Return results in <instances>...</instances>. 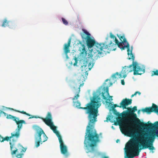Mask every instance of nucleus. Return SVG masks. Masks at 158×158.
Listing matches in <instances>:
<instances>
[{
  "instance_id": "f8f14e48",
  "label": "nucleus",
  "mask_w": 158,
  "mask_h": 158,
  "mask_svg": "<svg viewBox=\"0 0 158 158\" xmlns=\"http://www.w3.org/2000/svg\"><path fill=\"white\" fill-rule=\"evenodd\" d=\"M85 35L83 34L81 35V37L83 40H86L87 45L88 48H91L93 47L94 45H95L96 43L94 40L92 39L90 37L88 38H85Z\"/></svg>"
},
{
  "instance_id": "72a5a7b5",
  "label": "nucleus",
  "mask_w": 158,
  "mask_h": 158,
  "mask_svg": "<svg viewBox=\"0 0 158 158\" xmlns=\"http://www.w3.org/2000/svg\"><path fill=\"white\" fill-rule=\"evenodd\" d=\"M121 84L123 85H125V82L124 81V80H122L121 81Z\"/></svg>"
},
{
  "instance_id": "423d86ee",
  "label": "nucleus",
  "mask_w": 158,
  "mask_h": 158,
  "mask_svg": "<svg viewBox=\"0 0 158 158\" xmlns=\"http://www.w3.org/2000/svg\"><path fill=\"white\" fill-rule=\"evenodd\" d=\"M127 111H123L122 113V117H126L128 116H131L132 117L131 121H134L137 125H139L141 123L140 120L137 118L136 114L134 113L137 109L136 106H134L132 108H127Z\"/></svg>"
},
{
  "instance_id": "4c0bfd02",
  "label": "nucleus",
  "mask_w": 158,
  "mask_h": 158,
  "mask_svg": "<svg viewBox=\"0 0 158 158\" xmlns=\"http://www.w3.org/2000/svg\"><path fill=\"white\" fill-rule=\"evenodd\" d=\"M108 37H107L106 38V40H108Z\"/></svg>"
},
{
  "instance_id": "4be33fe9",
  "label": "nucleus",
  "mask_w": 158,
  "mask_h": 158,
  "mask_svg": "<svg viewBox=\"0 0 158 158\" xmlns=\"http://www.w3.org/2000/svg\"><path fill=\"white\" fill-rule=\"evenodd\" d=\"M122 120V118L120 117H118L117 118V122H115L114 123V125H120L121 123V120Z\"/></svg>"
},
{
  "instance_id": "39448f33",
  "label": "nucleus",
  "mask_w": 158,
  "mask_h": 158,
  "mask_svg": "<svg viewBox=\"0 0 158 158\" xmlns=\"http://www.w3.org/2000/svg\"><path fill=\"white\" fill-rule=\"evenodd\" d=\"M95 45V49L97 52V54L95 57H96V59H97L98 57L100 58L103 56V52H105V51H103V49H110L115 50V49H114L111 48H110L113 46H116V44H113L112 42L111 41L110 44L108 45L106 44L105 43H101L100 44L96 43Z\"/></svg>"
},
{
  "instance_id": "0eeeda50",
  "label": "nucleus",
  "mask_w": 158,
  "mask_h": 158,
  "mask_svg": "<svg viewBox=\"0 0 158 158\" xmlns=\"http://www.w3.org/2000/svg\"><path fill=\"white\" fill-rule=\"evenodd\" d=\"M16 142H13L14 146L12 150L11 149V147L10 146L11 154L13 155L15 154L17 152L18 154L16 156L17 158H22L24 155V153L26 151V149L23 148L22 146L20 144H18L16 146L15 144Z\"/></svg>"
},
{
  "instance_id": "ea45409f",
  "label": "nucleus",
  "mask_w": 158,
  "mask_h": 158,
  "mask_svg": "<svg viewBox=\"0 0 158 158\" xmlns=\"http://www.w3.org/2000/svg\"><path fill=\"white\" fill-rule=\"evenodd\" d=\"M140 111V110H139L138 111V113H139Z\"/></svg>"
},
{
  "instance_id": "ddd939ff",
  "label": "nucleus",
  "mask_w": 158,
  "mask_h": 158,
  "mask_svg": "<svg viewBox=\"0 0 158 158\" xmlns=\"http://www.w3.org/2000/svg\"><path fill=\"white\" fill-rule=\"evenodd\" d=\"M132 101L131 99L127 98L123 99L120 103V108H122L123 110L127 109V106L131 104Z\"/></svg>"
},
{
  "instance_id": "c9c22d12",
  "label": "nucleus",
  "mask_w": 158,
  "mask_h": 158,
  "mask_svg": "<svg viewBox=\"0 0 158 158\" xmlns=\"http://www.w3.org/2000/svg\"><path fill=\"white\" fill-rule=\"evenodd\" d=\"M65 55L66 58L67 59L69 58V56L68 55V53H64Z\"/></svg>"
},
{
  "instance_id": "bb28decb",
  "label": "nucleus",
  "mask_w": 158,
  "mask_h": 158,
  "mask_svg": "<svg viewBox=\"0 0 158 158\" xmlns=\"http://www.w3.org/2000/svg\"><path fill=\"white\" fill-rule=\"evenodd\" d=\"M137 94H138L139 95H140L141 94V93L139 91H136L134 94H133L131 95V97L132 98L134 96H135Z\"/></svg>"
},
{
  "instance_id": "f704fd0d",
  "label": "nucleus",
  "mask_w": 158,
  "mask_h": 158,
  "mask_svg": "<svg viewBox=\"0 0 158 158\" xmlns=\"http://www.w3.org/2000/svg\"><path fill=\"white\" fill-rule=\"evenodd\" d=\"M110 118H109V117H107L106 118V122H108V121H110Z\"/></svg>"
},
{
  "instance_id": "c756f323",
  "label": "nucleus",
  "mask_w": 158,
  "mask_h": 158,
  "mask_svg": "<svg viewBox=\"0 0 158 158\" xmlns=\"http://www.w3.org/2000/svg\"><path fill=\"white\" fill-rule=\"evenodd\" d=\"M110 36L111 38L114 39L116 38L115 36L112 34L111 32L110 33Z\"/></svg>"
},
{
  "instance_id": "7c9ffc66",
  "label": "nucleus",
  "mask_w": 158,
  "mask_h": 158,
  "mask_svg": "<svg viewBox=\"0 0 158 158\" xmlns=\"http://www.w3.org/2000/svg\"><path fill=\"white\" fill-rule=\"evenodd\" d=\"M102 98L104 100H108L107 99V98L104 95V93H103V92H102Z\"/></svg>"
},
{
  "instance_id": "7ed1b4c3",
  "label": "nucleus",
  "mask_w": 158,
  "mask_h": 158,
  "mask_svg": "<svg viewBox=\"0 0 158 158\" xmlns=\"http://www.w3.org/2000/svg\"><path fill=\"white\" fill-rule=\"evenodd\" d=\"M132 71H134V75H141L144 73L145 70L139 66L137 62H133L132 64L129 66H125L120 73L117 72L114 74L112 76V79L114 80H115L117 78L116 75L118 76V78H119L122 77L125 78L127 76V74Z\"/></svg>"
},
{
  "instance_id": "c85d7f7f",
  "label": "nucleus",
  "mask_w": 158,
  "mask_h": 158,
  "mask_svg": "<svg viewBox=\"0 0 158 158\" xmlns=\"http://www.w3.org/2000/svg\"><path fill=\"white\" fill-rule=\"evenodd\" d=\"M106 94H107V96H109V97L110 98H112V96H110L109 95V89H108V87H107L106 88Z\"/></svg>"
},
{
  "instance_id": "1a4fd4ad",
  "label": "nucleus",
  "mask_w": 158,
  "mask_h": 158,
  "mask_svg": "<svg viewBox=\"0 0 158 158\" xmlns=\"http://www.w3.org/2000/svg\"><path fill=\"white\" fill-rule=\"evenodd\" d=\"M20 130L16 129L15 131H14L11 133V136L9 137L7 136L3 137V139L2 140L3 142L5 141H10V144L11 147V150L12 149L14 146L13 142H16L19 137L20 135Z\"/></svg>"
},
{
  "instance_id": "aec40b11",
  "label": "nucleus",
  "mask_w": 158,
  "mask_h": 158,
  "mask_svg": "<svg viewBox=\"0 0 158 158\" xmlns=\"http://www.w3.org/2000/svg\"><path fill=\"white\" fill-rule=\"evenodd\" d=\"M9 22V21H8L6 19H5L3 21V23L2 25V27H5L6 26H8Z\"/></svg>"
},
{
  "instance_id": "9d476101",
  "label": "nucleus",
  "mask_w": 158,
  "mask_h": 158,
  "mask_svg": "<svg viewBox=\"0 0 158 158\" xmlns=\"http://www.w3.org/2000/svg\"><path fill=\"white\" fill-rule=\"evenodd\" d=\"M3 114L4 116H6V118L8 119H12L15 121L18 125L17 128L16 129L20 130L22 127V124L25 123V121L23 120H20L18 121L19 118L15 116H13L10 114H8L2 111L0 109V117Z\"/></svg>"
},
{
  "instance_id": "f3484780",
  "label": "nucleus",
  "mask_w": 158,
  "mask_h": 158,
  "mask_svg": "<svg viewBox=\"0 0 158 158\" xmlns=\"http://www.w3.org/2000/svg\"><path fill=\"white\" fill-rule=\"evenodd\" d=\"M78 44H81L82 46L81 48H79V50L81 51V53L82 54H85V55H86V51L85 49V46L84 44H82V43L81 41H79Z\"/></svg>"
},
{
  "instance_id": "6ab92c4d",
  "label": "nucleus",
  "mask_w": 158,
  "mask_h": 158,
  "mask_svg": "<svg viewBox=\"0 0 158 158\" xmlns=\"http://www.w3.org/2000/svg\"><path fill=\"white\" fill-rule=\"evenodd\" d=\"M8 109H9V110H14L16 112H19V113H22V114H26L27 116H31V115L28 113H27L26 112L24 111H20L19 110H14L13 109V108H8Z\"/></svg>"
},
{
  "instance_id": "cd10ccee",
  "label": "nucleus",
  "mask_w": 158,
  "mask_h": 158,
  "mask_svg": "<svg viewBox=\"0 0 158 158\" xmlns=\"http://www.w3.org/2000/svg\"><path fill=\"white\" fill-rule=\"evenodd\" d=\"M74 60L75 61V62L74 63L73 65L74 66L76 65L77 64V61H78L77 58L76 57H75L74 58Z\"/></svg>"
},
{
  "instance_id": "4468645a",
  "label": "nucleus",
  "mask_w": 158,
  "mask_h": 158,
  "mask_svg": "<svg viewBox=\"0 0 158 158\" xmlns=\"http://www.w3.org/2000/svg\"><path fill=\"white\" fill-rule=\"evenodd\" d=\"M118 37L119 38L120 40L121 41L122 45H123V48L125 49V48L129 47V44L127 42L126 39L125 38L124 35H117Z\"/></svg>"
},
{
  "instance_id": "a878e982",
  "label": "nucleus",
  "mask_w": 158,
  "mask_h": 158,
  "mask_svg": "<svg viewBox=\"0 0 158 158\" xmlns=\"http://www.w3.org/2000/svg\"><path fill=\"white\" fill-rule=\"evenodd\" d=\"M61 19L63 23L65 25H67L68 24V22L67 21L63 18H62Z\"/></svg>"
},
{
  "instance_id": "a19ab883",
  "label": "nucleus",
  "mask_w": 158,
  "mask_h": 158,
  "mask_svg": "<svg viewBox=\"0 0 158 158\" xmlns=\"http://www.w3.org/2000/svg\"><path fill=\"white\" fill-rule=\"evenodd\" d=\"M108 79L106 80V81H108Z\"/></svg>"
},
{
  "instance_id": "2f4dec72",
  "label": "nucleus",
  "mask_w": 158,
  "mask_h": 158,
  "mask_svg": "<svg viewBox=\"0 0 158 158\" xmlns=\"http://www.w3.org/2000/svg\"><path fill=\"white\" fill-rule=\"evenodd\" d=\"M116 107H119L120 108V105H118L116 104H114L113 106V107H112V108H115Z\"/></svg>"
},
{
  "instance_id": "20e7f679",
  "label": "nucleus",
  "mask_w": 158,
  "mask_h": 158,
  "mask_svg": "<svg viewBox=\"0 0 158 158\" xmlns=\"http://www.w3.org/2000/svg\"><path fill=\"white\" fill-rule=\"evenodd\" d=\"M142 111L143 112H146L148 114H150L151 112H154L158 114V106L155 104L153 103L151 107H146L145 108L142 109ZM143 126L145 127L151 129L153 130L152 131L149 132L150 135L151 133L154 131H157L156 130L158 131V121L155 122L154 124L151 123H148V124H144Z\"/></svg>"
},
{
  "instance_id": "dca6fc26",
  "label": "nucleus",
  "mask_w": 158,
  "mask_h": 158,
  "mask_svg": "<svg viewBox=\"0 0 158 158\" xmlns=\"http://www.w3.org/2000/svg\"><path fill=\"white\" fill-rule=\"evenodd\" d=\"M126 48H127L128 59L129 60L132 59L133 62H134L135 56L132 53V48L131 47V49H130V47Z\"/></svg>"
},
{
  "instance_id": "a211bd4d",
  "label": "nucleus",
  "mask_w": 158,
  "mask_h": 158,
  "mask_svg": "<svg viewBox=\"0 0 158 158\" xmlns=\"http://www.w3.org/2000/svg\"><path fill=\"white\" fill-rule=\"evenodd\" d=\"M114 39L115 40L116 44L117 45L118 47L120 48L122 50H124V48H123V45H122V43H121L120 42H119L116 37Z\"/></svg>"
},
{
  "instance_id": "f257e3e1",
  "label": "nucleus",
  "mask_w": 158,
  "mask_h": 158,
  "mask_svg": "<svg viewBox=\"0 0 158 158\" xmlns=\"http://www.w3.org/2000/svg\"><path fill=\"white\" fill-rule=\"evenodd\" d=\"M100 99V98L94 96L90 102L87 104L86 107H79L81 105L80 102H75L78 108L86 110L85 113L88 114L89 123L86 127L84 143L86 147L91 148L89 152H91L95 151L94 147L100 142L99 136L102 135L101 133L98 134L94 129L95 123L97 121L98 108L101 105Z\"/></svg>"
},
{
  "instance_id": "9b49d317",
  "label": "nucleus",
  "mask_w": 158,
  "mask_h": 158,
  "mask_svg": "<svg viewBox=\"0 0 158 158\" xmlns=\"http://www.w3.org/2000/svg\"><path fill=\"white\" fill-rule=\"evenodd\" d=\"M73 83L74 85L73 88L76 91V93L77 94L73 98V103L75 104V102H74V100L77 99L79 97V94L80 92V88L83 85L84 83L83 81L80 79L78 80L76 82H74Z\"/></svg>"
},
{
  "instance_id": "e433bc0d",
  "label": "nucleus",
  "mask_w": 158,
  "mask_h": 158,
  "mask_svg": "<svg viewBox=\"0 0 158 158\" xmlns=\"http://www.w3.org/2000/svg\"><path fill=\"white\" fill-rule=\"evenodd\" d=\"M102 158H109L107 156H104Z\"/></svg>"
},
{
  "instance_id": "473e14b6",
  "label": "nucleus",
  "mask_w": 158,
  "mask_h": 158,
  "mask_svg": "<svg viewBox=\"0 0 158 158\" xmlns=\"http://www.w3.org/2000/svg\"><path fill=\"white\" fill-rule=\"evenodd\" d=\"M3 139V137H2L1 135H0V142H3V141H2V140Z\"/></svg>"
},
{
  "instance_id": "2eb2a0df",
  "label": "nucleus",
  "mask_w": 158,
  "mask_h": 158,
  "mask_svg": "<svg viewBox=\"0 0 158 158\" xmlns=\"http://www.w3.org/2000/svg\"><path fill=\"white\" fill-rule=\"evenodd\" d=\"M71 42V39L70 38L68 41L67 43L65 44L64 45L63 50L64 53H68L70 52L69 47Z\"/></svg>"
},
{
  "instance_id": "412c9836",
  "label": "nucleus",
  "mask_w": 158,
  "mask_h": 158,
  "mask_svg": "<svg viewBox=\"0 0 158 158\" xmlns=\"http://www.w3.org/2000/svg\"><path fill=\"white\" fill-rule=\"evenodd\" d=\"M83 31L84 33V34H84L85 37V38H88L89 37H90V34L87 31L85 30H83ZM83 35L82 34L81 35Z\"/></svg>"
},
{
  "instance_id": "5701e85b",
  "label": "nucleus",
  "mask_w": 158,
  "mask_h": 158,
  "mask_svg": "<svg viewBox=\"0 0 158 158\" xmlns=\"http://www.w3.org/2000/svg\"><path fill=\"white\" fill-rule=\"evenodd\" d=\"M154 75L158 76V70H156L155 71H152L151 76H153Z\"/></svg>"
},
{
  "instance_id": "393cba45",
  "label": "nucleus",
  "mask_w": 158,
  "mask_h": 158,
  "mask_svg": "<svg viewBox=\"0 0 158 158\" xmlns=\"http://www.w3.org/2000/svg\"><path fill=\"white\" fill-rule=\"evenodd\" d=\"M112 110L113 111V113L114 114L118 115L119 114V112H118L115 108H112Z\"/></svg>"
},
{
  "instance_id": "58836bf2",
  "label": "nucleus",
  "mask_w": 158,
  "mask_h": 158,
  "mask_svg": "<svg viewBox=\"0 0 158 158\" xmlns=\"http://www.w3.org/2000/svg\"><path fill=\"white\" fill-rule=\"evenodd\" d=\"M118 140H118H118H116V142H117H117H118Z\"/></svg>"
},
{
  "instance_id": "f03ea898",
  "label": "nucleus",
  "mask_w": 158,
  "mask_h": 158,
  "mask_svg": "<svg viewBox=\"0 0 158 158\" xmlns=\"http://www.w3.org/2000/svg\"><path fill=\"white\" fill-rule=\"evenodd\" d=\"M33 118H39L41 119L53 131L58 138L59 142L60 143V148L61 153L66 157H68L69 155L68 152L67 148L63 142L62 137L60 134L59 132L56 130V127L55 126L52 122V117L51 113L48 112L45 118L41 117H37V116H32L29 118V119Z\"/></svg>"
},
{
  "instance_id": "6e6552de",
  "label": "nucleus",
  "mask_w": 158,
  "mask_h": 158,
  "mask_svg": "<svg viewBox=\"0 0 158 158\" xmlns=\"http://www.w3.org/2000/svg\"><path fill=\"white\" fill-rule=\"evenodd\" d=\"M33 128L37 131L35 135V140L41 141V144L47 140L48 138L41 128L35 125L33 126Z\"/></svg>"
},
{
  "instance_id": "b1692460",
  "label": "nucleus",
  "mask_w": 158,
  "mask_h": 158,
  "mask_svg": "<svg viewBox=\"0 0 158 158\" xmlns=\"http://www.w3.org/2000/svg\"><path fill=\"white\" fill-rule=\"evenodd\" d=\"M40 142L42 143L41 141L39 140H36L35 143V146L36 147H38L40 145Z\"/></svg>"
}]
</instances>
